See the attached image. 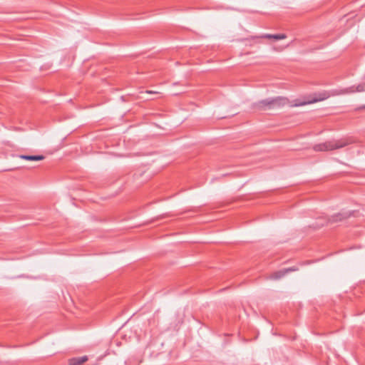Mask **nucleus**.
<instances>
[{
  "label": "nucleus",
  "mask_w": 365,
  "mask_h": 365,
  "mask_svg": "<svg viewBox=\"0 0 365 365\" xmlns=\"http://www.w3.org/2000/svg\"><path fill=\"white\" fill-rule=\"evenodd\" d=\"M296 270H297V269L295 267H290L288 269L280 270V271L276 272L274 274H272V275L271 276V278L273 279H280L281 277H284L287 273H288L289 272L296 271Z\"/></svg>",
  "instance_id": "obj_5"
},
{
  "label": "nucleus",
  "mask_w": 365,
  "mask_h": 365,
  "mask_svg": "<svg viewBox=\"0 0 365 365\" xmlns=\"http://www.w3.org/2000/svg\"><path fill=\"white\" fill-rule=\"evenodd\" d=\"M351 143L348 138L331 140L324 143L316 144L313 149L316 152L329 151L344 148Z\"/></svg>",
  "instance_id": "obj_1"
},
{
  "label": "nucleus",
  "mask_w": 365,
  "mask_h": 365,
  "mask_svg": "<svg viewBox=\"0 0 365 365\" xmlns=\"http://www.w3.org/2000/svg\"><path fill=\"white\" fill-rule=\"evenodd\" d=\"M350 215H351L350 212H341L335 214V215H332L331 217H329L327 220V223L332 224V223L341 222V221L348 218Z\"/></svg>",
  "instance_id": "obj_4"
},
{
  "label": "nucleus",
  "mask_w": 365,
  "mask_h": 365,
  "mask_svg": "<svg viewBox=\"0 0 365 365\" xmlns=\"http://www.w3.org/2000/svg\"><path fill=\"white\" fill-rule=\"evenodd\" d=\"M145 92H146L147 93H150V94H151V93H158V92H157V91H148H148H146Z\"/></svg>",
  "instance_id": "obj_9"
},
{
  "label": "nucleus",
  "mask_w": 365,
  "mask_h": 365,
  "mask_svg": "<svg viewBox=\"0 0 365 365\" xmlns=\"http://www.w3.org/2000/svg\"><path fill=\"white\" fill-rule=\"evenodd\" d=\"M21 159L26 160H42L45 158L43 155H20L19 156Z\"/></svg>",
  "instance_id": "obj_7"
},
{
  "label": "nucleus",
  "mask_w": 365,
  "mask_h": 365,
  "mask_svg": "<svg viewBox=\"0 0 365 365\" xmlns=\"http://www.w3.org/2000/svg\"><path fill=\"white\" fill-rule=\"evenodd\" d=\"M363 108H365V105L362 107Z\"/></svg>",
  "instance_id": "obj_12"
},
{
  "label": "nucleus",
  "mask_w": 365,
  "mask_h": 365,
  "mask_svg": "<svg viewBox=\"0 0 365 365\" xmlns=\"http://www.w3.org/2000/svg\"><path fill=\"white\" fill-rule=\"evenodd\" d=\"M289 102L288 99L285 97L277 96L274 98H268L264 100H262L256 103V106L259 109L269 110L279 108L287 104Z\"/></svg>",
  "instance_id": "obj_2"
},
{
  "label": "nucleus",
  "mask_w": 365,
  "mask_h": 365,
  "mask_svg": "<svg viewBox=\"0 0 365 365\" xmlns=\"http://www.w3.org/2000/svg\"><path fill=\"white\" fill-rule=\"evenodd\" d=\"M365 91V83H360L358 86H351L340 90L334 91L336 95H344L349 93H353L355 92H363Z\"/></svg>",
  "instance_id": "obj_3"
},
{
  "label": "nucleus",
  "mask_w": 365,
  "mask_h": 365,
  "mask_svg": "<svg viewBox=\"0 0 365 365\" xmlns=\"http://www.w3.org/2000/svg\"><path fill=\"white\" fill-rule=\"evenodd\" d=\"M305 104H306V103L304 102V103H299V104H297V106H303V105H305Z\"/></svg>",
  "instance_id": "obj_10"
},
{
  "label": "nucleus",
  "mask_w": 365,
  "mask_h": 365,
  "mask_svg": "<svg viewBox=\"0 0 365 365\" xmlns=\"http://www.w3.org/2000/svg\"><path fill=\"white\" fill-rule=\"evenodd\" d=\"M262 38H273L275 40H281L286 38L287 36L284 34H265L261 36Z\"/></svg>",
  "instance_id": "obj_8"
},
{
  "label": "nucleus",
  "mask_w": 365,
  "mask_h": 365,
  "mask_svg": "<svg viewBox=\"0 0 365 365\" xmlns=\"http://www.w3.org/2000/svg\"><path fill=\"white\" fill-rule=\"evenodd\" d=\"M88 361V356L73 357L69 359V365H81Z\"/></svg>",
  "instance_id": "obj_6"
},
{
  "label": "nucleus",
  "mask_w": 365,
  "mask_h": 365,
  "mask_svg": "<svg viewBox=\"0 0 365 365\" xmlns=\"http://www.w3.org/2000/svg\"><path fill=\"white\" fill-rule=\"evenodd\" d=\"M316 101H317V100H314L313 101H311L310 103H312V102H316Z\"/></svg>",
  "instance_id": "obj_11"
}]
</instances>
